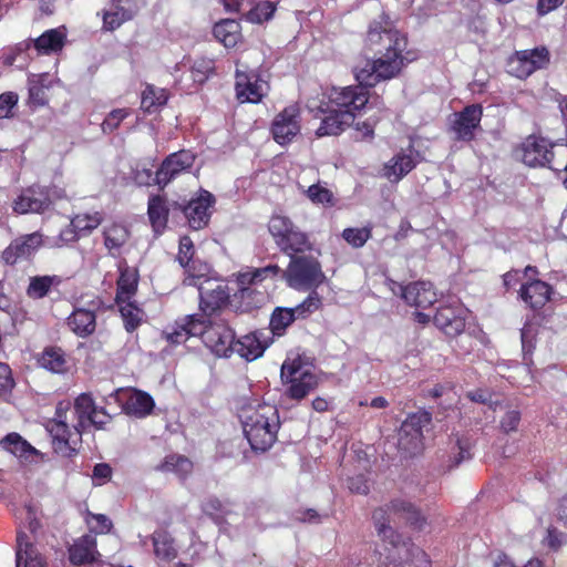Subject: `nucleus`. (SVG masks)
<instances>
[{
	"label": "nucleus",
	"mask_w": 567,
	"mask_h": 567,
	"mask_svg": "<svg viewBox=\"0 0 567 567\" xmlns=\"http://www.w3.org/2000/svg\"><path fill=\"white\" fill-rule=\"evenodd\" d=\"M1 446L23 463L38 464L45 460L43 453L33 447L19 433L7 434L0 442Z\"/></svg>",
	"instance_id": "nucleus-25"
},
{
	"label": "nucleus",
	"mask_w": 567,
	"mask_h": 567,
	"mask_svg": "<svg viewBox=\"0 0 567 567\" xmlns=\"http://www.w3.org/2000/svg\"><path fill=\"white\" fill-rule=\"evenodd\" d=\"M406 38L388 22L370 24L365 39V48L375 59L368 61L365 66L355 72V79L365 85H375L380 81L390 80L399 75L403 66L413 61L410 52L403 53L406 48Z\"/></svg>",
	"instance_id": "nucleus-1"
},
{
	"label": "nucleus",
	"mask_w": 567,
	"mask_h": 567,
	"mask_svg": "<svg viewBox=\"0 0 567 567\" xmlns=\"http://www.w3.org/2000/svg\"><path fill=\"white\" fill-rule=\"evenodd\" d=\"M87 524L90 525L91 530L96 534L107 533L113 526L111 519L103 514H90Z\"/></svg>",
	"instance_id": "nucleus-58"
},
{
	"label": "nucleus",
	"mask_w": 567,
	"mask_h": 567,
	"mask_svg": "<svg viewBox=\"0 0 567 567\" xmlns=\"http://www.w3.org/2000/svg\"><path fill=\"white\" fill-rule=\"evenodd\" d=\"M456 446H457V454L454 455V457H450L449 464H446V470L451 471L454 467L458 466L463 461L471 458L470 453V442L464 439H457L456 440Z\"/></svg>",
	"instance_id": "nucleus-56"
},
{
	"label": "nucleus",
	"mask_w": 567,
	"mask_h": 567,
	"mask_svg": "<svg viewBox=\"0 0 567 567\" xmlns=\"http://www.w3.org/2000/svg\"><path fill=\"white\" fill-rule=\"evenodd\" d=\"M164 472H173L179 477L185 478L193 470V463L183 455H169L161 465Z\"/></svg>",
	"instance_id": "nucleus-47"
},
{
	"label": "nucleus",
	"mask_w": 567,
	"mask_h": 567,
	"mask_svg": "<svg viewBox=\"0 0 567 567\" xmlns=\"http://www.w3.org/2000/svg\"><path fill=\"white\" fill-rule=\"evenodd\" d=\"M80 236H81V234L73 226V224L71 221L69 226H66L65 228L61 229V231L59 234V237H58V240L55 243V246L56 247H62L64 245L74 243V241H76L79 239Z\"/></svg>",
	"instance_id": "nucleus-60"
},
{
	"label": "nucleus",
	"mask_w": 567,
	"mask_h": 567,
	"mask_svg": "<svg viewBox=\"0 0 567 567\" xmlns=\"http://www.w3.org/2000/svg\"><path fill=\"white\" fill-rule=\"evenodd\" d=\"M18 103V95L12 92L0 95V120L9 117L12 109Z\"/></svg>",
	"instance_id": "nucleus-59"
},
{
	"label": "nucleus",
	"mask_w": 567,
	"mask_h": 567,
	"mask_svg": "<svg viewBox=\"0 0 567 567\" xmlns=\"http://www.w3.org/2000/svg\"><path fill=\"white\" fill-rule=\"evenodd\" d=\"M348 487L351 492L365 495L369 493L368 481L362 476H353L348 480Z\"/></svg>",
	"instance_id": "nucleus-64"
},
{
	"label": "nucleus",
	"mask_w": 567,
	"mask_h": 567,
	"mask_svg": "<svg viewBox=\"0 0 567 567\" xmlns=\"http://www.w3.org/2000/svg\"><path fill=\"white\" fill-rule=\"evenodd\" d=\"M65 33L60 29H51L34 40L33 49L38 54H50L62 49Z\"/></svg>",
	"instance_id": "nucleus-40"
},
{
	"label": "nucleus",
	"mask_w": 567,
	"mask_h": 567,
	"mask_svg": "<svg viewBox=\"0 0 567 567\" xmlns=\"http://www.w3.org/2000/svg\"><path fill=\"white\" fill-rule=\"evenodd\" d=\"M69 411L70 402H60L56 406L55 417L47 424V430L52 437L53 450L63 457H72L78 453V442L71 440Z\"/></svg>",
	"instance_id": "nucleus-9"
},
{
	"label": "nucleus",
	"mask_w": 567,
	"mask_h": 567,
	"mask_svg": "<svg viewBox=\"0 0 567 567\" xmlns=\"http://www.w3.org/2000/svg\"><path fill=\"white\" fill-rule=\"evenodd\" d=\"M16 567H45L43 558L23 532L17 535Z\"/></svg>",
	"instance_id": "nucleus-29"
},
{
	"label": "nucleus",
	"mask_w": 567,
	"mask_h": 567,
	"mask_svg": "<svg viewBox=\"0 0 567 567\" xmlns=\"http://www.w3.org/2000/svg\"><path fill=\"white\" fill-rule=\"evenodd\" d=\"M227 330L231 334L229 347L225 353H216L219 357H229L233 352H236L241 358L252 361L261 357L268 347V341L264 338L262 332H251L235 340V333L229 326H227Z\"/></svg>",
	"instance_id": "nucleus-18"
},
{
	"label": "nucleus",
	"mask_w": 567,
	"mask_h": 567,
	"mask_svg": "<svg viewBox=\"0 0 567 567\" xmlns=\"http://www.w3.org/2000/svg\"><path fill=\"white\" fill-rule=\"evenodd\" d=\"M289 258L290 262L282 271V278L289 287L301 291L316 290L326 281L327 278L318 258L305 254Z\"/></svg>",
	"instance_id": "nucleus-7"
},
{
	"label": "nucleus",
	"mask_w": 567,
	"mask_h": 567,
	"mask_svg": "<svg viewBox=\"0 0 567 567\" xmlns=\"http://www.w3.org/2000/svg\"><path fill=\"white\" fill-rule=\"evenodd\" d=\"M61 284L62 278L56 275L30 277L27 296L31 299H42L49 295L52 288H56Z\"/></svg>",
	"instance_id": "nucleus-39"
},
{
	"label": "nucleus",
	"mask_w": 567,
	"mask_h": 567,
	"mask_svg": "<svg viewBox=\"0 0 567 567\" xmlns=\"http://www.w3.org/2000/svg\"><path fill=\"white\" fill-rule=\"evenodd\" d=\"M166 339L172 344H182L189 337H199L204 344L214 353H225L231 339L230 332L224 326L209 327L208 319L197 315H188L176 321L172 332H165Z\"/></svg>",
	"instance_id": "nucleus-2"
},
{
	"label": "nucleus",
	"mask_w": 567,
	"mask_h": 567,
	"mask_svg": "<svg viewBox=\"0 0 567 567\" xmlns=\"http://www.w3.org/2000/svg\"><path fill=\"white\" fill-rule=\"evenodd\" d=\"M154 554L157 559L169 563L177 557L178 550L174 538L165 530H156L152 535Z\"/></svg>",
	"instance_id": "nucleus-36"
},
{
	"label": "nucleus",
	"mask_w": 567,
	"mask_h": 567,
	"mask_svg": "<svg viewBox=\"0 0 567 567\" xmlns=\"http://www.w3.org/2000/svg\"><path fill=\"white\" fill-rule=\"evenodd\" d=\"M130 114L131 111L128 109H115L111 111L101 124L103 133H113Z\"/></svg>",
	"instance_id": "nucleus-55"
},
{
	"label": "nucleus",
	"mask_w": 567,
	"mask_h": 567,
	"mask_svg": "<svg viewBox=\"0 0 567 567\" xmlns=\"http://www.w3.org/2000/svg\"><path fill=\"white\" fill-rule=\"evenodd\" d=\"M306 194L313 204H322L329 206L334 204L332 192L322 186L320 183L309 186Z\"/></svg>",
	"instance_id": "nucleus-53"
},
{
	"label": "nucleus",
	"mask_w": 567,
	"mask_h": 567,
	"mask_svg": "<svg viewBox=\"0 0 567 567\" xmlns=\"http://www.w3.org/2000/svg\"><path fill=\"white\" fill-rule=\"evenodd\" d=\"M277 6L272 1L264 0L255 3L245 14V19L251 23L261 24L272 19Z\"/></svg>",
	"instance_id": "nucleus-44"
},
{
	"label": "nucleus",
	"mask_w": 567,
	"mask_h": 567,
	"mask_svg": "<svg viewBox=\"0 0 567 567\" xmlns=\"http://www.w3.org/2000/svg\"><path fill=\"white\" fill-rule=\"evenodd\" d=\"M154 405V400L148 393L135 390L128 395L123 410L128 415L145 417L152 412Z\"/></svg>",
	"instance_id": "nucleus-34"
},
{
	"label": "nucleus",
	"mask_w": 567,
	"mask_h": 567,
	"mask_svg": "<svg viewBox=\"0 0 567 567\" xmlns=\"http://www.w3.org/2000/svg\"><path fill=\"white\" fill-rule=\"evenodd\" d=\"M281 380L288 384L286 394L292 400H302L318 386V378L310 371L302 370L296 362H285L281 367Z\"/></svg>",
	"instance_id": "nucleus-12"
},
{
	"label": "nucleus",
	"mask_w": 567,
	"mask_h": 567,
	"mask_svg": "<svg viewBox=\"0 0 567 567\" xmlns=\"http://www.w3.org/2000/svg\"><path fill=\"white\" fill-rule=\"evenodd\" d=\"M388 286L393 293L400 292L402 299L411 307L427 308L436 301L433 286L427 281H415L403 287L393 280H389Z\"/></svg>",
	"instance_id": "nucleus-17"
},
{
	"label": "nucleus",
	"mask_w": 567,
	"mask_h": 567,
	"mask_svg": "<svg viewBox=\"0 0 567 567\" xmlns=\"http://www.w3.org/2000/svg\"><path fill=\"white\" fill-rule=\"evenodd\" d=\"M130 230L120 224H112L103 230L104 246L110 256L116 258L122 254V248L130 239Z\"/></svg>",
	"instance_id": "nucleus-30"
},
{
	"label": "nucleus",
	"mask_w": 567,
	"mask_h": 567,
	"mask_svg": "<svg viewBox=\"0 0 567 567\" xmlns=\"http://www.w3.org/2000/svg\"><path fill=\"white\" fill-rule=\"evenodd\" d=\"M29 100L34 105H44L48 101L45 87L39 83L31 82L29 86Z\"/></svg>",
	"instance_id": "nucleus-61"
},
{
	"label": "nucleus",
	"mask_w": 567,
	"mask_h": 567,
	"mask_svg": "<svg viewBox=\"0 0 567 567\" xmlns=\"http://www.w3.org/2000/svg\"><path fill=\"white\" fill-rule=\"evenodd\" d=\"M386 513L405 519L406 523L420 530L426 525V518L421 514V512L411 502L403 498H395L391 501L386 506V509H377L373 513V519L378 535L383 542L389 543L393 547L400 546L403 543V539L402 536L386 523Z\"/></svg>",
	"instance_id": "nucleus-5"
},
{
	"label": "nucleus",
	"mask_w": 567,
	"mask_h": 567,
	"mask_svg": "<svg viewBox=\"0 0 567 567\" xmlns=\"http://www.w3.org/2000/svg\"><path fill=\"white\" fill-rule=\"evenodd\" d=\"M168 95L164 89L154 85H147L142 93L141 107L147 113L156 112L161 106L165 105Z\"/></svg>",
	"instance_id": "nucleus-41"
},
{
	"label": "nucleus",
	"mask_w": 567,
	"mask_h": 567,
	"mask_svg": "<svg viewBox=\"0 0 567 567\" xmlns=\"http://www.w3.org/2000/svg\"><path fill=\"white\" fill-rule=\"evenodd\" d=\"M70 560L74 565H81L95 560L96 540L92 535H85L75 542L70 548Z\"/></svg>",
	"instance_id": "nucleus-32"
},
{
	"label": "nucleus",
	"mask_w": 567,
	"mask_h": 567,
	"mask_svg": "<svg viewBox=\"0 0 567 567\" xmlns=\"http://www.w3.org/2000/svg\"><path fill=\"white\" fill-rule=\"evenodd\" d=\"M50 204V196L44 188L31 186L13 200L12 208L18 214L42 213Z\"/></svg>",
	"instance_id": "nucleus-24"
},
{
	"label": "nucleus",
	"mask_w": 567,
	"mask_h": 567,
	"mask_svg": "<svg viewBox=\"0 0 567 567\" xmlns=\"http://www.w3.org/2000/svg\"><path fill=\"white\" fill-rule=\"evenodd\" d=\"M433 321L445 334L457 336L465 328V309L458 303L441 306Z\"/></svg>",
	"instance_id": "nucleus-23"
},
{
	"label": "nucleus",
	"mask_w": 567,
	"mask_h": 567,
	"mask_svg": "<svg viewBox=\"0 0 567 567\" xmlns=\"http://www.w3.org/2000/svg\"><path fill=\"white\" fill-rule=\"evenodd\" d=\"M68 326L79 337H87L95 330V313L82 308L75 309L68 318Z\"/></svg>",
	"instance_id": "nucleus-31"
},
{
	"label": "nucleus",
	"mask_w": 567,
	"mask_h": 567,
	"mask_svg": "<svg viewBox=\"0 0 567 567\" xmlns=\"http://www.w3.org/2000/svg\"><path fill=\"white\" fill-rule=\"evenodd\" d=\"M215 69V62L212 59H196L190 68L192 79L195 83L203 84Z\"/></svg>",
	"instance_id": "nucleus-51"
},
{
	"label": "nucleus",
	"mask_w": 567,
	"mask_h": 567,
	"mask_svg": "<svg viewBox=\"0 0 567 567\" xmlns=\"http://www.w3.org/2000/svg\"><path fill=\"white\" fill-rule=\"evenodd\" d=\"M214 203V196L209 192L203 190L197 198L192 199L186 206L179 205L178 209L184 214L189 227L198 230L207 226L210 207Z\"/></svg>",
	"instance_id": "nucleus-21"
},
{
	"label": "nucleus",
	"mask_w": 567,
	"mask_h": 567,
	"mask_svg": "<svg viewBox=\"0 0 567 567\" xmlns=\"http://www.w3.org/2000/svg\"><path fill=\"white\" fill-rule=\"evenodd\" d=\"M239 292L245 310L260 308L266 300V293L258 291L252 287H244L243 289H239Z\"/></svg>",
	"instance_id": "nucleus-54"
},
{
	"label": "nucleus",
	"mask_w": 567,
	"mask_h": 567,
	"mask_svg": "<svg viewBox=\"0 0 567 567\" xmlns=\"http://www.w3.org/2000/svg\"><path fill=\"white\" fill-rule=\"evenodd\" d=\"M296 321L292 309L277 307L272 311L269 321V329L274 336L281 337L287 328Z\"/></svg>",
	"instance_id": "nucleus-42"
},
{
	"label": "nucleus",
	"mask_w": 567,
	"mask_h": 567,
	"mask_svg": "<svg viewBox=\"0 0 567 567\" xmlns=\"http://www.w3.org/2000/svg\"><path fill=\"white\" fill-rule=\"evenodd\" d=\"M551 287L539 279L523 284L519 297L532 309H542L550 299Z\"/></svg>",
	"instance_id": "nucleus-27"
},
{
	"label": "nucleus",
	"mask_w": 567,
	"mask_h": 567,
	"mask_svg": "<svg viewBox=\"0 0 567 567\" xmlns=\"http://www.w3.org/2000/svg\"><path fill=\"white\" fill-rule=\"evenodd\" d=\"M236 96L240 103H258L267 94L268 83L256 72L236 73Z\"/></svg>",
	"instance_id": "nucleus-20"
},
{
	"label": "nucleus",
	"mask_w": 567,
	"mask_h": 567,
	"mask_svg": "<svg viewBox=\"0 0 567 567\" xmlns=\"http://www.w3.org/2000/svg\"><path fill=\"white\" fill-rule=\"evenodd\" d=\"M43 245V236L39 231L16 238L3 251L6 264L14 265L20 259L31 258Z\"/></svg>",
	"instance_id": "nucleus-22"
},
{
	"label": "nucleus",
	"mask_w": 567,
	"mask_h": 567,
	"mask_svg": "<svg viewBox=\"0 0 567 567\" xmlns=\"http://www.w3.org/2000/svg\"><path fill=\"white\" fill-rule=\"evenodd\" d=\"M300 109L296 104H291L279 112L271 123V134L279 145H287L300 134Z\"/></svg>",
	"instance_id": "nucleus-14"
},
{
	"label": "nucleus",
	"mask_w": 567,
	"mask_h": 567,
	"mask_svg": "<svg viewBox=\"0 0 567 567\" xmlns=\"http://www.w3.org/2000/svg\"><path fill=\"white\" fill-rule=\"evenodd\" d=\"M546 540L548 547L556 550L566 543V535L555 527H549L547 529Z\"/></svg>",
	"instance_id": "nucleus-63"
},
{
	"label": "nucleus",
	"mask_w": 567,
	"mask_h": 567,
	"mask_svg": "<svg viewBox=\"0 0 567 567\" xmlns=\"http://www.w3.org/2000/svg\"><path fill=\"white\" fill-rule=\"evenodd\" d=\"M268 230L277 248L288 257L313 250L307 233L282 215H272L268 221Z\"/></svg>",
	"instance_id": "nucleus-6"
},
{
	"label": "nucleus",
	"mask_w": 567,
	"mask_h": 567,
	"mask_svg": "<svg viewBox=\"0 0 567 567\" xmlns=\"http://www.w3.org/2000/svg\"><path fill=\"white\" fill-rule=\"evenodd\" d=\"M230 507L231 503L229 501H221L216 496L207 497L202 504L203 513L218 523L231 513Z\"/></svg>",
	"instance_id": "nucleus-43"
},
{
	"label": "nucleus",
	"mask_w": 567,
	"mask_h": 567,
	"mask_svg": "<svg viewBox=\"0 0 567 567\" xmlns=\"http://www.w3.org/2000/svg\"><path fill=\"white\" fill-rule=\"evenodd\" d=\"M431 421L432 415L425 410L409 414L399 431V449L410 456L420 453L423 449V431Z\"/></svg>",
	"instance_id": "nucleus-10"
},
{
	"label": "nucleus",
	"mask_w": 567,
	"mask_h": 567,
	"mask_svg": "<svg viewBox=\"0 0 567 567\" xmlns=\"http://www.w3.org/2000/svg\"><path fill=\"white\" fill-rule=\"evenodd\" d=\"M120 277L117 279L116 302H125L131 300L137 289L136 271L125 264L118 266Z\"/></svg>",
	"instance_id": "nucleus-35"
},
{
	"label": "nucleus",
	"mask_w": 567,
	"mask_h": 567,
	"mask_svg": "<svg viewBox=\"0 0 567 567\" xmlns=\"http://www.w3.org/2000/svg\"><path fill=\"white\" fill-rule=\"evenodd\" d=\"M69 413L76 417V422L72 423V427L79 441H81L82 433L87 425L92 424L97 429H102L111 420L110 414H104V420H97V406L87 393H82L75 399L73 409L70 408Z\"/></svg>",
	"instance_id": "nucleus-13"
},
{
	"label": "nucleus",
	"mask_w": 567,
	"mask_h": 567,
	"mask_svg": "<svg viewBox=\"0 0 567 567\" xmlns=\"http://www.w3.org/2000/svg\"><path fill=\"white\" fill-rule=\"evenodd\" d=\"M194 245L189 237L185 236L182 237L179 240V251L177 255V260L179 265L192 276L196 277L195 274L196 267L195 261L193 259L194 257Z\"/></svg>",
	"instance_id": "nucleus-46"
},
{
	"label": "nucleus",
	"mask_w": 567,
	"mask_h": 567,
	"mask_svg": "<svg viewBox=\"0 0 567 567\" xmlns=\"http://www.w3.org/2000/svg\"><path fill=\"white\" fill-rule=\"evenodd\" d=\"M372 86L359 82V85L354 86L333 87L329 93V101L338 110H349L354 114L355 111H361L369 103L368 87Z\"/></svg>",
	"instance_id": "nucleus-19"
},
{
	"label": "nucleus",
	"mask_w": 567,
	"mask_h": 567,
	"mask_svg": "<svg viewBox=\"0 0 567 567\" xmlns=\"http://www.w3.org/2000/svg\"><path fill=\"white\" fill-rule=\"evenodd\" d=\"M39 364L53 373H64L69 370L66 354L58 347H47L39 358Z\"/></svg>",
	"instance_id": "nucleus-38"
},
{
	"label": "nucleus",
	"mask_w": 567,
	"mask_h": 567,
	"mask_svg": "<svg viewBox=\"0 0 567 567\" xmlns=\"http://www.w3.org/2000/svg\"><path fill=\"white\" fill-rule=\"evenodd\" d=\"M14 386L11 369L6 363H0V398L7 399Z\"/></svg>",
	"instance_id": "nucleus-57"
},
{
	"label": "nucleus",
	"mask_w": 567,
	"mask_h": 567,
	"mask_svg": "<svg viewBox=\"0 0 567 567\" xmlns=\"http://www.w3.org/2000/svg\"><path fill=\"white\" fill-rule=\"evenodd\" d=\"M483 109L480 104L465 106L461 112L453 114L450 132L455 141L471 142L475 137V131L480 128Z\"/></svg>",
	"instance_id": "nucleus-15"
},
{
	"label": "nucleus",
	"mask_w": 567,
	"mask_h": 567,
	"mask_svg": "<svg viewBox=\"0 0 567 567\" xmlns=\"http://www.w3.org/2000/svg\"><path fill=\"white\" fill-rule=\"evenodd\" d=\"M179 204L168 202L161 195L151 196L147 203V215L151 226L156 235L163 234L166 229L168 214L172 209H178Z\"/></svg>",
	"instance_id": "nucleus-26"
},
{
	"label": "nucleus",
	"mask_w": 567,
	"mask_h": 567,
	"mask_svg": "<svg viewBox=\"0 0 567 567\" xmlns=\"http://www.w3.org/2000/svg\"><path fill=\"white\" fill-rule=\"evenodd\" d=\"M550 53L545 47L515 52L507 62L508 73L517 79H526L535 71L547 68Z\"/></svg>",
	"instance_id": "nucleus-11"
},
{
	"label": "nucleus",
	"mask_w": 567,
	"mask_h": 567,
	"mask_svg": "<svg viewBox=\"0 0 567 567\" xmlns=\"http://www.w3.org/2000/svg\"><path fill=\"white\" fill-rule=\"evenodd\" d=\"M416 165V161L413 157V151L406 154L401 152L396 154L385 166V176L389 179L395 182L400 181L403 176L410 173Z\"/></svg>",
	"instance_id": "nucleus-37"
},
{
	"label": "nucleus",
	"mask_w": 567,
	"mask_h": 567,
	"mask_svg": "<svg viewBox=\"0 0 567 567\" xmlns=\"http://www.w3.org/2000/svg\"><path fill=\"white\" fill-rule=\"evenodd\" d=\"M198 291L200 312L196 315L204 320L208 319L209 327L224 326L227 329V321L220 313L229 299L227 287L219 281L206 278L198 286Z\"/></svg>",
	"instance_id": "nucleus-8"
},
{
	"label": "nucleus",
	"mask_w": 567,
	"mask_h": 567,
	"mask_svg": "<svg viewBox=\"0 0 567 567\" xmlns=\"http://www.w3.org/2000/svg\"><path fill=\"white\" fill-rule=\"evenodd\" d=\"M516 158L529 167H548L567 173V144L537 135L527 136L515 150Z\"/></svg>",
	"instance_id": "nucleus-3"
},
{
	"label": "nucleus",
	"mask_w": 567,
	"mask_h": 567,
	"mask_svg": "<svg viewBox=\"0 0 567 567\" xmlns=\"http://www.w3.org/2000/svg\"><path fill=\"white\" fill-rule=\"evenodd\" d=\"M520 421V413L516 410L508 411L501 421L504 432L516 431Z\"/></svg>",
	"instance_id": "nucleus-62"
},
{
	"label": "nucleus",
	"mask_w": 567,
	"mask_h": 567,
	"mask_svg": "<svg viewBox=\"0 0 567 567\" xmlns=\"http://www.w3.org/2000/svg\"><path fill=\"white\" fill-rule=\"evenodd\" d=\"M320 306L321 298L315 290H312L311 293L301 303L291 309L297 320L308 318L311 313L317 311L320 308Z\"/></svg>",
	"instance_id": "nucleus-52"
},
{
	"label": "nucleus",
	"mask_w": 567,
	"mask_h": 567,
	"mask_svg": "<svg viewBox=\"0 0 567 567\" xmlns=\"http://www.w3.org/2000/svg\"><path fill=\"white\" fill-rule=\"evenodd\" d=\"M354 116L349 110H330L322 118L317 135H339L353 123Z\"/></svg>",
	"instance_id": "nucleus-28"
},
{
	"label": "nucleus",
	"mask_w": 567,
	"mask_h": 567,
	"mask_svg": "<svg viewBox=\"0 0 567 567\" xmlns=\"http://www.w3.org/2000/svg\"><path fill=\"white\" fill-rule=\"evenodd\" d=\"M120 307V312L124 320L125 329L128 332L134 331L142 321V310L131 302H116Z\"/></svg>",
	"instance_id": "nucleus-48"
},
{
	"label": "nucleus",
	"mask_w": 567,
	"mask_h": 567,
	"mask_svg": "<svg viewBox=\"0 0 567 567\" xmlns=\"http://www.w3.org/2000/svg\"><path fill=\"white\" fill-rule=\"evenodd\" d=\"M195 162V155L190 151L182 150L168 155L155 173L154 184L164 188L179 174L187 172Z\"/></svg>",
	"instance_id": "nucleus-16"
},
{
	"label": "nucleus",
	"mask_w": 567,
	"mask_h": 567,
	"mask_svg": "<svg viewBox=\"0 0 567 567\" xmlns=\"http://www.w3.org/2000/svg\"><path fill=\"white\" fill-rule=\"evenodd\" d=\"M134 16L135 12L133 10L116 6L103 13V28L107 31H114L124 22L132 20Z\"/></svg>",
	"instance_id": "nucleus-45"
},
{
	"label": "nucleus",
	"mask_w": 567,
	"mask_h": 567,
	"mask_svg": "<svg viewBox=\"0 0 567 567\" xmlns=\"http://www.w3.org/2000/svg\"><path fill=\"white\" fill-rule=\"evenodd\" d=\"M102 219V215L97 212L93 214H79L72 218V224L81 235H84L97 228Z\"/></svg>",
	"instance_id": "nucleus-50"
},
{
	"label": "nucleus",
	"mask_w": 567,
	"mask_h": 567,
	"mask_svg": "<svg viewBox=\"0 0 567 567\" xmlns=\"http://www.w3.org/2000/svg\"><path fill=\"white\" fill-rule=\"evenodd\" d=\"M243 429L246 439L255 451H267L277 439L279 416L271 405H261L248 410L243 416Z\"/></svg>",
	"instance_id": "nucleus-4"
},
{
	"label": "nucleus",
	"mask_w": 567,
	"mask_h": 567,
	"mask_svg": "<svg viewBox=\"0 0 567 567\" xmlns=\"http://www.w3.org/2000/svg\"><path fill=\"white\" fill-rule=\"evenodd\" d=\"M214 37L226 48H235L241 41V27L237 20L225 19L214 27Z\"/></svg>",
	"instance_id": "nucleus-33"
},
{
	"label": "nucleus",
	"mask_w": 567,
	"mask_h": 567,
	"mask_svg": "<svg viewBox=\"0 0 567 567\" xmlns=\"http://www.w3.org/2000/svg\"><path fill=\"white\" fill-rule=\"evenodd\" d=\"M372 236V227L346 228L342 231V238L353 248H361Z\"/></svg>",
	"instance_id": "nucleus-49"
}]
</instances>
